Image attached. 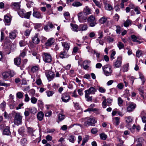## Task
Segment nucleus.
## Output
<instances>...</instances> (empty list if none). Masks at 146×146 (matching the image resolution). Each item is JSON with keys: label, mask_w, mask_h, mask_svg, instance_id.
<instances>
[{"label": "nucleus", "mask_w": 146, "mask_h": 146, "mask_svg": "<svg viewBox=\"0 0 146 146\" xmlns=\"http://www.w3.org/2000/svg\"><path fill=\"white\" fill-rule=\"evenodd\" d=\"M6 106V103L5 101H3L0 105V108L3 111H4Z\"/></svg>", "instance_id": "37"}, {"label": "nucleus", "mask_w": 146, "mask_h": 146, "mask_svg": "<svg viewBox=\"0 0 146 146\" xmlns=\"http://www.w3.org/2000/svg\"><path fill=\"white\" fill-rule=\"evenodd\" d=\"M16 96L18 98L21 99L23 98V95L22 92H19L17 93Z\"/></svg>", "instance_id": "57"}, {"label": "nucleus", "mask_w": 146, "mask_h": 146, "mask_svg": "<svg viewBox=\"0 0 146 146\" xmlns=\"http://www.w3.org/2000/svg\"><path fill=\"white\" fill-rule=\"evenodd\" d=\"M129 64H127L123 66L122 69L123 72H127L128 70Z\"/></svg>", "instance_id": "39"}, {"label": "nucleus", "mask_w": 146, "mask_h": 146, "mask_svg": "<svg viewBox=\"0 0 146 146\" xmlns=\"http://www.w3.org/2000/svg\"><path fill=\"white\" fill-rule=\"evenodd\" d=\"M19 44L20 46L21 47L24 46L27 44V42L23 40H21L19 41Z\"/></svg>", "instance_id": "51"}, {"label": "nucleus", "mask_w": 146, "mask_h": 146, "mask_svg": "<svg viewBox=\"0 0 146 146\" xmlns=\"http://www.w3.org/2000/svg\"><path fill=\"white\" fill-rule=\"evenodd\" d=\"M124 85L122 83H120L118 84L117 87L119 90H122L124 88Z\"/></svg>", "instance_id": "48"}, {"label": "nucleus", "mask_w": 146, "mask_h": 146, "mask_svg": "<svg viewBox=\"0 0 146 146\" xmlns=\"http://www.w3.org/2000/svg\"><path fill=\"white\" fill-rule=\"evenodd\" d=\"M27 140L25 138H23L21 140V143L23 146H25L27 144Z\"/></svg>", "instance_id": "40"}, {"label": "nucleus", "mask_w": 146, "mask_h": 146, "mask_svg": "<svg viewBox=\"0 0 146 146\" xmlns=\"http://www.w3.org/2000/svg\"><path fill=\"white\" fill-rule=\"evenodd\" d=\"M107 103L106 99H105L103 102L102 104V107L103 108H105L107 106Z\"/></svg>", "instance_id": "60"}, {"label": "nucleus", "mask_w": 146, "mask_h": 146, "mask_svg": "<svg viewBox=\"0 0 146 146\" xmlns=\"http://www.w3.org/2000/svg\"><path fill=\"white\" fill-rule=\"evenodd\" d=\"M46 76L48 79L51 80L54 78L55 75L54 72L50 71L48 72Z\"/></svg>", "instance_id": "23"}, {"label": "nucleus", "mask_w": 146, "mask_h": 146, "mask_svg": "<svg viewBox=\"0 0 146 146\" xmlns=\"http://www.w3.org/2000/svg\"><path fill=\"white\" fill-rule=\"evenodd\" d=\"M31 13L32 12L31 11L28 12L26 13L25 14L24 17L27 19H29L30 18V16L31 15Z\"/></svg>", "instance_id": "45"}, {"label": "nucleus", "mask_w": 146, "mask_h": 146, "mask_svg": "<svg viewBox=\"0 0 146 146\" xmlns=\"http://www.w3.org/2000/svg\"><path fill=\"white\" fill-rule=\"evenodd\" d=\"M15 74V72L11 71L5 72H3L2 74L3 79H6L9 77H12Z\"/></svg>", "instance_id": "7"}, {"label": "nucleus", "mask_w": 146, "mask_h": 146, "mask_svg": "<svg viewBox=\"0 0 146 146\" xmlns=\"http://www.w3.org/2000/svg\"><path fill=\"white\" fill-rule=\"evenodd\" d=\"M104 74L106 76H111L113 72L112 67L109 64L106 65L102 67Z\"/></svg>", "instance_id": "1"}, {"label": "nucleus", "mask_w": 146, "mask_h": 146, "mask_svg": "<svg viewBox=\"0 0 146 146\" xmlns=\"http://www.w3.org/2000/svg\"><path fill=\"white\" fill-rule=\"evenodd\" d=\"M114 39L113 38L111 37L110 36L108 37L107 38V40L109 43L112 42L114 41Z\"/></svg>", "instance_id": "56"}, {"label": "nucleus", "mask_w": 146, "mask_h": 146, "mask_svg": "<svg viewBox=\"0 0 146 146\" xmlns=\"http://www.w3.org/2000/svg\"><path fill=\"white\" fill-rule=\"evenodd\" d=\"M136 107V105L133 102H129V105L127 106V110L128 112L133 111Z\"/></svg>", "instance_id": "11"}, {"label": "nucleus", "mask_w": 146, "mask_h": 146, "mask_svg": "<svg viewBox=\"0 0 146 146\" xmlns=\"http://www.w3.org/2000/svg\"><path fill=\"white\" fill-rule=\"evenodd\" d=\"M43 60L46 62L50 63L52 60V57L51 55L46 53H44L43 55Z\"/></svg>", "instance_id": "8"}, {"label": "nucleus", "mask_w": 146, "mask_h": 146, "mask_svg": "<svg viewBox=\"0 0 146 146\" xmlns=\"http://www.w3.org/2000/svg\"><path fill=\"white\" fill-rule=\"evenodd\" d=\"M82 12L86 13L87 15L92 13L91 10L88 6H86L85 8H84Z\"/></svg>", "instance_id": "21"}, {"label": "nucleus", "mask_w": 146, "mask_h": 146, "mask_svg": "<svg viewBox=\"0 0 146 146\" xmlns=\"http://www.w3.org/2000/svg\"><path fill=\"white\" fill-rule=\"evenodd\" d=\"M70 25L72 27L71 29L73 31L77 32L78 31V26L76 25H74L71 23Z\"/></svg>", "instance_id": "26"}, {"label": "nucleus", "mask_w": 146, "mask_h": 146, "mask_svg": "<svg viewBox=\"0 0 146 146\" xmlns=\"http://www.w3.org/2000/svg\"><path fill=\"white\" fill-rule=\"evenodd\" d=\"M3 135H9L11 134L9 127H7L4 129L3 132Z\"/></svg>", "instance_id": "25"}, {"label": "nucleus", "mask_w": 146, "mask_h": 146, "mask_svg": "<svg viewBox=\"0 0 146 146\" xmlns=\"http://www.w3.org/2000/svg\"><path fill=\"white\" fill-rule=\"evenodd\" d=\"M87 20L88 23H89V26L90 27H94L97 24V20L94 16H90L88 18Z\"/></svg>", "instance_id": "4"}, {"label": "nucleus", "mask_w": 146, "mask_h": 146, "mask_svg": "<svg viewBox=\"0 0 146 146\" xmlns=\"http://www.w3.org/2000/svg\"><path fill=\"white\" fill-rule=\"evenodd\" d=\"M91 61L90 60H85L83 62V68L85 70H88L89 67L88 64H90Z\"/></svg>", "instance_id": "17"}, {"label": "nucleus", "mask_w": 146, "mask_h": 146, "mask_svg": "<svg viewBox=\"0 0 146 146\" xmlns=\"http://www.w3.org/2000/svg\"><path fill=\"white\" fill-rule=\"evenodd\" d=\"M68 51L67 50H64V51L60 52V57L62 58H66L68 57Z\"/></svg>", "instance_id": "14"}, {"label": "nucleus", "mask_w": 146, "mask_h": 146, "mask_svg": "<svg viewBox=\"0 0 146 146\" xmlns=\"http://www.w3.org/2000/svg\"><path fill=\"white\" fill-rule=\"evenodd\" d=\"M18 31L16 30H14L9 33V36L10 38L14 39L17 37L18 34Z\"/></svg>", "instance_id": "13"}, {"label": "nucleus", "mask_w": 146, "mask_h": 146, "mask_svg": "<svg viewBox=\"0 0 146 146\" xmlns=\"http://www.w3.org/2000/svg\"><path fill=\"white\" fill-rule=\"evenodd\" d=\"M44 116L43 113L42 111H40L37 114V117L39 121H41L42 120Z\"/></svg>", "instance_id": "24"}, {"label": "nucleus", "mask_w": 146, "mask_h": 146, "mask_svg": "<svg viewBox=\"0 0 146 146\" xmlns=\"http://www.w3.org/2000/svg\"><path fill=\"white\" fill-rule=\"evenodd\" d=\"M92 1L97 6L100 8H101L102 5L98 1L96 0H92Z\"/></svg>", "instance_id": "54"}, {"label": "nucleus", "mask_w": 146, "mask_h": 146, "mask_svg": "<svg viewBox=\"0 0 146 146\" xmlns=\"http://www.w3.org/2000/svg\"><path fill=\"white\" fill-rule=\"evenodd\" d=\"M85 93V98L87 99V101H91L92 100V96H90L89 94H90L86 92Z\"/></svg>", "instance_id": "34"}, {"label": "nucleus", "mask_w": 146, "mask_h": 146, "mask_svg": "<svg viewBox=\"0 0 146 146\" xmlns=\"http://www.w3.org/2000/svg\"><path fill=\"white\" fill-rule=\"evenodd\" d=\"M122 63L121 58L120 57H117L116 60L114 63L113 66L114 68H119Z\"/></svg>", "instance_id": "10"}, {"label": "nucleus", "mask_w": 146, "mask_h": 146, "mask_svg": "<svg viewBox=\"0 0 146 146\" xmlns=\"http://www.w3.org/2000/svg\"><path fill=\"white\" fill-rule=\"evenodd\" d=\"M29 111L31 113H35L36 112L37 110L35 107H32L31 108H29Z\"/></svg>", "instance_id": "41"}, {"label": "nucleus", "mask_w": 146, "mask_h": 146, "mask_svg": "<svg viewBox=\"0 0 146 146\" xmlns=\"http://www.w3.org/2000/svg\"><path fill=\"white\" fill-rule=\"evenodd\" d=\"M77 16L80 22L84 23L86 22V20L88 19V15L86 13L83 12H81L78 14Z\"/></svg>", "instance_id": "5"}, {"label": "nucleus", "mask_w": 146, "mask_h": 146, "mask_svg": "<svg viewBox=\"0 0 146 146\" xmlns=\"http://www.w3.org/2000/svg\"><path fill=\"white\" fill-rule=\"evenodd\" d=\"M22 116L20 113L17 112L15 113L14 117V122L17 125L22 124Z\"/></svg>", "instance_id": "3"}, {"label": "nucleus", "mask_w": 146, "mask_h": 146, "mask_svg": "<svg viewBox=\"0 0 146 146\" xmlns=\"http://www.w3.org/2000/svg\"><path fill=\"white\" fill-rule=\"evenodd\" d=\"M137 143H143V139L142 137H140L136 139Z\"/></svg>", "instance_id": "61"}, {"label": "nucleus", "mask_w": 146, "mask_h": 146, "mask_svg": "<svg viewBox=\"0 0 146 146\" xmlns=\"http://www.w3.org/2000/svg\"><path fill=\"white\" fill-rule=\"evenodd\" d=\"M11 6L16 11H18L20 8V2H12Z\"/></svg>", "instance_id": "12"}, {"label": "nucleus", "mask_w": 146, "mask_h": 146, "mask_svg": "<svg viewBox=\"0 0 146 146\" xmlns=\"http://www.w3.org/2000/svg\"><path fill=\"white\" fill-rule=\"evenodd\" d=\"M46 139L48 141H51L52 139V137L49 135H47L46 137Z\"/></svg>", "instance_id": "62"}, {"label": "nucleus", "mask_w": 146, "mask_h": 146, "mask_svg": "<svg viewBox=\"0 0 146 146\" xmlns=\"http://www.w3.org/2000/svg\"><path fill=\"white\" fill-rule=\"evenodd\" d=\"M14 62L15 64L17 65L20 64L21 62V59L20 58H16L14 59Z\"/></svg>", "instance_id": "36"}, {"label": "nucleus", "mask_w": 146, "mask_h": 146, "mask_svg": "<svg viewBox=\"0 0 146 146\" xmlns=\"http://www.w3.org/2000/svg\"><path fill=\"white\" fill-rule=\"evenodd\" d=\"M131 38L132 41L133 42H135L138 39V38L134 35H132L131 36Z\"/></svg>", "instance_id": "53"}, {"label": "nucleus", "mask_w": 146, "mask_h": 146, "mask_svg": "<svg viewBox=\"0 0 146 146\" xmlns=\"http://www.w3.org/2000/svg\"><path fill=\"white\" fill-rule=\"evenodd\" d=\"M94 54L96 55L97 61L99 62H101L102 60L100 58V53L95 51L94 52Z\"/></svg>", "instance_id": "28"}, {"label": "nucleus", "mask_w": 146, "mask_h": 146, "mask_svg": "<svg viewBox=\"0 0 146 146\" xmlns=\"http://www.w3.org/2000/svg\"><path fill=\"white\" fill-rule=\"evenodd\" d=\"M142 54V52L141 50H138L136 52V56L138 58H139Z\"/></svg>", "instance_id": "58"}, {"label": "nucleus", "mask_w": 146, "mask_h": 146, "mask_svg": "<svg viewBox=\"0 0 146 146\" xmlns=\"http://www.w3.org/2000/svg\"><path fill=\"white\" fill-rule=\"evenodd\" d=\"M38 36L37 34H36L34 36L32 37L33 42L35 44H39L40 41V40L38 38Z\"/></svg>", "instance_id": "16"}, {"label": "nucleus", "mask_w": 146, "mask_h": 146, "mask_svg": "<svg viewBox=\"0 0 146 146\" xmlns=\"http://www.w3.org/2000/svg\"><path fill=\"white\" fill-rule=\"evenodd\" d=\"M11 21V18L7 16L4 17V21L6 25H9Z\"/></svg>", "instance_id": "22"}, {"label": "nucleus", "mask_w": 146, "mask_h": 146, "mask_svg": "<svg viewBox=\"0 0 146 146\" xmlns=\"http://www.w3.org/2000/svg\"><path fill=\"white\" fill-rule=\"evenodd\" d=\"M117 46L119 50L123 48L124 47L123 44L121 42H119L117 44Z\"/></svg>", "instance_id": "44"}, {"label": "nucleus", "mask_w": 146, "mask_h": 146, "mask_svg": "<svg viewBox=\"0 0 146 146\" xmlns=\"http://www.w3.org/2000/svg\"><path fill=\"white\" fill-rule=\"evenodd\" d=\"M139 78L141 79L142 81V84L143 85L145 81V79L142 74L139 73Z\"/></svg>", "instance_id": "33"}, {"label": "nucleus", "mask_w": 146, "mask_h": 146, "mask_svg": "<svg viewBox=\"0 0 146 146\" xmlns=\"http://www.w3.org/2000/svg\"><path fill=\"white\" fill-rule=\"evenodd\" d=\"M96 91V89L94 87H91L88 89L86 90L85 92H86L90 94H94Z\"/></svg>", "instance_id": "15"}, {"label": "nucleus", "mask_w": 146, "mask_h": 146, "mask_svg": "<svg viewBox=\"0 0 146 146\" xmlns=\"http://www.w3.org/2000/svg\"><path fill=\"white\" fill-rule=\"evenodd\" d=\"M11 44L10 41L5 42L3 46L4 49L7 51H11V52L13 51L15 48V47L13 45L11 46Z\"/></svg>", "instance_id": "6"}, {"label": "nucleus", "mask_w": 146, "mask_h": 146, "mask_svg": "<svg viewBox=\"0 0 146 146\" xmlns=\"http://www.w3.org/2000/svg\"><path fill=\"white\" fill-rule=\"evenodd\" d=\"M52 111H47L45 112V115L46 117H49L52 114Z\"/></svg>", "instance_id": "55"}, {"label": "nucleus", "mask_w": 146, "mask_h": 146, "mask_svg": "<svg viewBox=\"0 0 146 146\" xmlns=\"http://www.w3.org/2000/svg\"><path fill=\"white\" fill-rule=\"evenodd\" d=\"M54 42V38H51L49 39L45 43V45L46 46H50L52 45Z\"/></svg>", "instance_id": "18"}, {"label": "nucleus", "mask_w": 146, "mask_h": 146, "mask_svg": "<svg viewBox=\"0 0 146 146\" xmlns=\"http://www.w3.org/2000/svg\"><path fill=\"white\" fill-rule=\"evenodd\" d=\"M82 5V3L77 1H75L73 2L72 5L74 7H78Z\"/></svg>", "instance_id": "27"}, {"label": "nucleus", "mask_w": 146, "mask_h": 146, "mask_svg": "<svg viewBox=\"0 0 146 146\" xmlns=\"http://www.w3.org/2000/svg\"><path fill=\"white\" fill-rule=\"evenodd\" d=\"M118 104L119 106H121L122 104L123 103V101L121 99V98L119 97L117 99Z\"/></svg>", "instance_id": "46"}, {"label": "nucleus", "mask_w": 146, "mask_h": 146, "mask_svg": "<svg viewBox=\"0 0 146 146\" xmlns=\"http://www.w3.org/2000/svg\"><path fill=\"white\" fill-rule=\"evenodd\" d=\"M107 20V18L105 17H102L99 20V22L101 24H103L105 23Z\"/></svg>", "instance_id": "31"}, {"label": "nucleus", "mask_w": 146, "mask_h": 146, "mask_svg": "<svg viewBox=\"0 0 146 146\" xmlns=\"http://www.w3.org/2000/svg\"><path fill=\"white\" fill-rule=\"evenodd\" d=\"M81 28V30L82 31H85L88 28L87 25L86 24H84L80 25Z\"/></svg>", "instance_id": "29"}, {"label": "nucleus", "mask_w": 146, "mask_h": 146, "mask_svg": "<svg viewBox=\"0 0 146 146\" xmlns=\"http://www.w3.org/2000/svg\"><path fill=\"white\" fill-rule=\"evenodd\" d=\"M47 96L48 97H50L52 96L53 94H54V92L53 91H49L46 92Z\"/></svg>", "instance_id": "59"}, {"label": "nucleus", "mask_w": 146, "mask_h": 146, "mask_svg": "<svg viewBox=\"0 0 146 146\" xmlns=\"http://www.w3.org/2000/svg\"><path fill=\"white\" fill-rule=\"evenodd\" d=\"M62 44L64 48V50H68L69 48V45L68 44L64 42H62Z\"/></svg>", "instance_id": "30"}, {"label": "nucleus", "mask_w": 146, "mask_h": 146, "mask_svg": "<svg viewBox=\"0 0 146 146\" xmlns=\"http://www.w3.org/2000/svg\"><path fill=\"white\" fill-rule=\"evenodd\" d=\"M105 9L109 11H111L113 9V7L110 4H106L105 6Z\"/></svg>", "instance_id": "35"}, {"label": "nucleus", "mask_w": 146, "mask_h": 146, "mask_svg": "<svg viewBox=\"0 0 146 146\" xmlns=\"http://www.w3.org/2000/svg\"><path fill=\"white\" fill-rule=\"evenodd\" d=\"M126 121L128 123H131L133 121V119L131 116H129L125 117Z\"/></svg>", "instance_id": "38"}, {"label": "nucleus", "mask_w": 146, "mask_h": 146, "mask_svg": "<svg viewBox=\"0 0 146 146\" xmlns=\"http://www.w3.org/2000/svg\"><path fill=\"white\" fill-rule=\"evenodd\" d=\"M61 99L63 102L66 103L68 102L70 100V96L67 93H64L62 94Z\"/></svg>", "instance_id": "9"}, {"label": "nucleus", "mask_w": 146, "mask_h": 146, "mask_svg": "<svg viewBox=\"0 0 146 146\" xmlns=\"http://www.w3.org/2000/svg\"><path fill=\"white\" fill-rule=\"evenodd\" d=\"M98 90L102 93H104L106 91V89L102 87H100L98 89Z\"/></svg>", "instance_id": "63"}, {"label": "nucleus", "mask_w": 146, "mask_h": 146, "mask_svg": "<svg viewBox=\"0 0 146 146\" xmlns=\"http://www.w3.org/2000/svg\"><path fill=\"white\" fill-rule=\"evenodd\" d=\"M25 10L23 9L20 10L18 12V14L20 17L22 18L24 17V16L25 15Z\"/></svg>", "instance_id": "32"}, {"label": "nucleus", "mask_w": 146, "mask_h": 146, "mask_svg": "<svg viewBox=\"0 0 146 146\" xmlns=\"http://www.w3.org/2000/svg\"><path fill=\"white\" fill-rule=\"evenodd\" d=\"M31 102L33 104H35L37 101V99L34 97H32L31 98Z\"/></svg>", "instance_id": "50"}, {"label": "nucleus", "mask_w": 146, "mask_h": 146, "mask_svg": "<svg viewBox=\"0 0 146 146\" xmlns=\"http://www.w3.org/2000/svg\"><path fill=\"white\" fill-rule=\"evenodd\" d=\"M39 69V67L38 66H35L32 67L31 71L33 72H35L37 71Z\"/></svg>", "instance_id": "42"}, {"label": "nucleus", "mask_w": 146, "mask_h": 146, "mask_svg": "<svg viewBox=\"0 0 146 146\" xmlns=\"http://www.w3.org/2000/svg\"><path fill=\"white\" fill-rule=\"evenodd\" d=\"M84 125L86 127L90 126H94L97 121L95 119L92 117H87L85 118Z\"/></svg>", "instance_id": "2"}, {"label": "nucleus", "mask_w": 146, "mask_h": 146, "mask_svg": "<svg viewBox=\"0 0 146 146\" xmlns=\"http://www.w3.org/2000/svg\"><path fill=\"white\" fill-rule=\"evenodd\" d=\"M65 117V115L63 114V111H62L58 115V118L59 121H58L59 123V121H61L64 119Z\"/></svg>", "instance_id": "20"}, {"label": "nucleus", "mask_w": 146, "mask_h": 146, "mask_svg": "<svg viewBox=\"0 0 146 146\" xmlns=\"http://www.w3.org/2000/svg\"><path fill=\"white\" fill-rule=\"evenodd\" d=\"M69 141L74 143L75 140L74 136L73 135H70V136L69 138Z\"/></svg>", "instance_id": "43"}, {"label": "nucleus", "mask_w": 146, "mask_h": 146, "mask_svg": "<svg viewBox=\"0 0 146 146\" xmlns=\"http://www.w3.org/2000/svg\"><path fill=\"white\" fill-rule=\"evenodd\" d=\"M131 23V21L130 20L127 19L124 23V25L125 27H127L129 26Z\"/></svg>", "instance_id": "49"}, {"label": "nucleus", "mask_w": 146, "mask_h": 146, "mask_svg": "<svg viewBox=\"0 0 146 146\" xmlns=\"http://www.w3.org/2000/svg\"><path fill=\"white\" fill-rule=\"evenodd\" d=\"M91 133L93 134L96 133L98 132V130L96 128H93L91 130Z\"/></svg>", "instance_id": "64"}, {"label": "nucleus", "mask_w": 146, "mask_h": 146, "mask_svg": "<svg viewBox=\"0 0 146 146\" xmlns=\"http://www.w3.org/2000/svg\"><path fill=\"white\" fill-rule=\"evenodd\" d=\"M33 16L38 19H41L42 16L40 13L38 11H34L33 14Z\"/></svg>", "instance_id": "19"}, {"label": "nucleus", "mask_w": 146, "mask_h": 146, "mask_svg": "<svg viewBox=\"0 0 146 146\" xmlns=\"http://www.w3.org/2000/svg\"><path fill=\"white\" fill-rule=\"evenodd\" d=\"M98 35L99 37L98 38V39H102L103 36V32L101 31H99L98 32Z\"/></svg>", "instance_id": "52"}, {"label": "nucleus", "mask_w": 146, "mask_h": 146, "mask_svg": "<svg viewBox=\"0 0 146 146\" xmlns=\"http://www.w3.org/2000/svg\"><path fill=\"white\" fill-rule=\"evenodd\" d=\"M100 136L101 139L103 140H106L107 137V135L104 133H101Z\"/></svg>", "instance_id": "47"}]
</instances>
